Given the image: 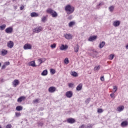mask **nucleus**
Here are the masks:
<instances>
[{
    "instance_id": "052dcab7",
    "label": "nucleus",
    "mask_w": 128,
    "mask_h": 128,
    "mask_svg": "<svg viewBox=\"0 0 128 128\" xmlns=\"http://www.w3.org/2000/svg\"><path fill=\"white\" fill-rule=\"evenodd\" d=\"M0 128H2V126H0Z\"/></svg>"
},
{
    "instance_id": "a18cd8bd",
    "label": "nucleus",
    "mask_w": 128,
    "mask_h": 128,
    "mask_svg": "<svg viewBox=\"0 0 128 128\" xmlns=\"http://www.w3.org/2000/svg\"><path fill=\"white\" fill-rule=\"evenodd\" d=\"M6 128H12V124H8Z\"/></svg>"
},
{
    "instance_id": "f8f14e48",
    "label": "nucleus",
    "mask_w": 128,
    "mask_h": 128,
    "mask_svg": "<svg viewBox=\"0 0 128 128\" xmlns=\"http://www.w3.org/2000/svg\"><path fill=\"white\" fill-rule=\"evenodd\" d=\"M26 98L24 96H22L18 98L17 101L18 102H22V100H24Z\"/></svg>"
},
{
    "instance_id": "5fc2aeb1",
    "label": "nucleus",
    "mask_w": 128,
    "mask_h": 128,
    "mask_svg": "<svg viewBox=\"0 0 128 128\" xmlns=\"http://www.w3.org/2000/svg\"><path fill=\"white\" fill-rule=\"evenodd\" d=\"M126 50H128V44L126 46Z\"/></svg>"
},
{
    "instance_id": "2f4dec72",
    "label": "nucleus",
    "mask_w": 128,
    "mask_h": 128,
    "mask_svg": "<svg viewBox=\"0 0 128 128\" xmlns=\"http://www.w3.org/2000/svg\"><path fill=\"white\" fill-rule=\"evenodd\" d=\"M94 126V124H87V126L85 128H92V127Z\"/></svg>"
},
{
    "instance_id": "393cba45",
    "label": "nucleus",
    "mask_w": 128,
    "mask_h": 128,
    "mask_svg": "<svg viewBox=\"0 0 128 128\" xmlns=\"http://www.w3.org/2000/svg\"><path fill=\"white\" fill-rule=\"evenodd\" d=\"M108 10L110 12H112L114 10V6H112L108 8Z\"/></svg>"
},
{
    "instance_id": "1a4fd4ad",
    "label": "nucleus",
    "mask_w": 128,
    "mask_h": 128,
    "mask_svg": "<svg viewBox=\"0 0 128 128\" xmlns=\"http://www.w3.org/2000/svg\"><path fill=\"white\" fill-rule=\"evenodd\" d=\"M66 98H72V92L68 91V92H66Z\"/></svg>"
},
{
    "instance_id": "423d86ee",
    "label": "nucleus",
    "mask_w": 128,
    "mask_h": 128,
    "mask_svg": "<svg viewBox=\"0 0 128 128\" xmlns=\"http://www.w3.org/2000/svg\"><path fill=\"white\" fill-rule=\"evenodd\" d=\"M12 30H14V29L12 27H8L6 29L5 32L6 34H12Z\"/></svg>"
},
{
    "instance_id": "6ab92c4d",
    "label": "nucleus",
    "mask_w": 128,
    "mask_h": 128,
    "mask_svg": "<svg viewBox=\"0 0 128 128\" xmlns=\"http://www.w3.org/2000/svg\"><path fill=\"white\" fill-rule=\"evenodd\" d=\"M78 50H80V46L78 44H76L74 47V52H78Z\"/></svg>"
},
{
    "instance_id": "603ef678",
    "label": "nucleus",
    "mask_w": 128,
    "mask_h": 128,
    "mask_svg": "<svg viewBox=\"0 0 128 128\" xmlns=\"http://www.w3.org/2000/svg\"><path fill=\"white\" fill-rule=\"evenodd\" d=\"M24 6H22L20 7V10H24Z\"/></svg>"
},
{
    "instance_id": "4be33fe9",
    "label": "nucleus",
    "mask_w": 128,
    "mask_h": 128,
    "mask_svg": "<svg viewBox=\"0 0 128 128\" xmlns=\"http://www.w3.org/2000/svg\"><path fill=\"white\" fill-rule=\"evenodd\" d=\"M104 44H106V42H102L101 43H100L99 44L100 48H102L104 46Z\"/></svg>"
},
{
    "instance_id": "c9c22d12",
    "label": "nucleus",
    "mask_w": 128,
    "mask_h": 128,
    "mask_svg": "<svg viewBox=\"0 0 128 128\" xmlns=\"http://www.w3.org/2000/svg\"><path fill=\"white\" fill-rule=\"evenodd\" d=\"M100 66H96L94 68V70H100Z\"/></svg>"
},
{
    "instance_id": "5701e85b",
    "label": "nucleus",
    "mask_w": 128,
    "mask_h": 128,
    "mask_svg": "<svg viewBox=\"0 0 128 128\" xmlns=\"http://www.w3.org/2000/svg\"><path fill=\"white\" fill-rule=\"evenodd\" d=\"M16 110L18 112H20V110H22V106H17Z\"/></svg>"
},
{
    "instance_id": "f03ea898",
    "label": "nucleus",
    "mask_w": 128,
    "mask_h": 128,
    "mask_svg": "<svg viewBox=\"0 0 128 128\" xmlns=\"http://www.w3.org/2000/svg\"><path fill=\"white\" fill-rule=\"evenodd\" d=\"M46 12L50 14L52 16V18H56L58 16V13L52 8H48L46 10Z\"/></svg>"
},
{
    "instance_id": "3c124183",
    "label": "nucleus",
    "mask_w": 128,
    "mask_h": 128,
    "mask_svg": "<svg viewBox=\"0 0 128 128\" xmlns=\"http://www.w3.org/2000/svg\"><path fill=\"white\" fill-rule=\"evenodd\" d=\"M110 96L112 98H114V94L112 93V94H110Z\"/></svg>"
},
{
    "instance_id": "9d476101",
    "label": "nucleus",
    "mask_w": 128,
    "mask_h": 128,
    "mask_svg": "<svg viewBox=\"0 0 128 128\" xmlns=\"http://www.w3.org/2000/svg\"><path fill=\"white\" fill-rule=\"evenodd\" d=\"M98 38V36H90L88 39V42H92L93 40H96Z\"/></svg>"
},
{
    "instance_id": "72a5a7b5",
    "label": "nucleus",
    "mask_w": 128,
    "mask_h": 128,
    "mask_svg": "<svg viewBox=\"0 0 128 128\" xmlns=\"http://www.w3.org/2000/svg\"><path fill=\"white\" fill-rule=\"evenodd\" d=\"M50 72L52 74H56V70L54 69H50Z\"/></svg>"
},
{
    "instance_id": "58836bf2",
    "label": "nucleus",
    "mask_w": 128,
    "mask_h": 128,
    "mask_svg": "<svg viewBox=\"0 0 128 128\" xmlns=\"http://www.w3.org/2000/svg\"><path fill=\"white\" fill-rule=\"evenodd\" d=\"M98 114H102V112H104V110L102 108H98Z\"/></svg>"
},
{
    "instance_id": "e433bc0d",
    "label": "nucleus",
    "mask_w": 128,
    "mask_h": 128,
    "mask_svg": "<svg viewBox=\"0 0 128 128\" xmlns=\"http://www.w3.org/2000/svg\"><path fill=\"white\" fill-rule=\"evenodd\" d=\"M90 98H88L86 99L85 102L86 104H90Z\"/></svg>"
},
{
    "instance_id": "4c0bfd02",
    "label": "nucleus",
    "mask_w": 128,
    "mask_h": 128,
    "mask_svg": "<svg viewBox=\"0 0 128 128\" xmlns=\"http://www.w3.org/2000/svg\"><path fill=\"white\" fill-rule=\"evenodd\" d=\"M46 17L43 16L42 18V22H46Z\"/></svg>"
},
{
    "instance_id": "37998d69",
    "label": "nucleus",
    "mask_w": 128,
    "mask_h": 128,
    "mask_svg": "<svg viewBox=\"0 0 128 128\" xmlns=\"http://www.w3.org/2000/svg\"><path fill=\"white\" fill-rule=\"evenodd\" d=\"M69 61H68V58H66L64 60V63L66 64H68Z\"/></svg>"
},
{
    "instance_id": "8fccbe9b",
    "label": "nucleus",
    "mask_w": 128,
    "mask_h": 128,
    "mask_svg": "<svg viewBox=\"0 0 128 128\" xmlns=\"http://www.w3.org/2000/svg\"><path fill=\"white\" fill-rule=\"evenodd\" d=\"M6 66L5 64H4L2 66V70H4V68H6Z\"/></svg>"
},
{
    "instance_id": "0eeeda50",
    "label": "nucleus",
    "mask_w": 128,
    "mask_h": 128,
    "mask_svg": "<svg viewBox=\"0 0 128 128\" xmlns=\"http://www.w3.org/2000/svg\"><path fill=\"white\" fill-rule=\"evenodd\" d=\"M120 20L114 21L113 24H112V25L115 28H116L118 26H120Z\"/></svg>"
},
{
    "instance_id": "aec40b11",
    "label": "nucleus",
    "mask_w": 128,
    "mask_h": 128,
    "mask_svg": "<svg viewBox=\"0 0 128 128\" xmlns=\"http://www.w3.org/2000/svg\"><path fill=\"white\" fill-rule=\"evenodd\" d=\"M128 124V121H124L121 123V126H122V128H124V126H126Z\"/></svg>"
},
{
    "instance_id": "6e6552de",
    "label": "nucleus",
    "mask_w": 128,
    "mask_h": 128,
    "mask_svg": "<svg viewBox=\"0 0 128 128\" xmlns=\"http://www.w3.org/2000/svg\"><path fill=\"white\" fill-rule=\"evenodd\" d=\"M66 122L68 124H72L76 122V120L73 118H69L67 119Z\"/></svg>"
},
{
    "instance_id": "473e14b6",
    "label": "nucleus",
    "mask_w": 128,
    "mask_h": 128,
    "mask_svg": "<svg viewBox=\"0 0 128 128\" xmlns=\"http://www.w3.org/2000/svg\"><path fill=\"white\" fill-rule=\"evenodd\" d=\"M114 54H111L110 55L109 60H114Z\"/></svg>"
},
{
    "instance_id": "7ed1b4c3",
    "label": "nucleus",
    "mask_w": 128,
    "mask_h": 128,
    "mask_svg": "<svg viewBox=\"0 0 128 128\" xmlns=\"http://www.w3.org/2000/svg\"><path fill=\"white\" fill-rule=\"evenodd\" d=\"M42 30V27L41 26H37L36 28H34L33 29V32H36V34H38V32H40Z\"/></svg>"
},
{
    "instance_id": "de8ad7c7",
    "label": "nucleus",
    "mask_w": 128,
    "mask_h": 128,
    "mask_svg": "<svg viewBox=\"0 0 128 128\" xmlns=\"http://www.w3.org/2000/svg\"><path fill=\"white\" fill-rule=\"evenodd\" d=\"M100 80H102V82L104 81V76L100 78Z\"/></svg>"
},
{
    "instance_id": "13d9d810",
    "label": "nucleus",
    "mask_w": 128,
    "mask_h": 128,
    "mask_svg": "<svg viewBox=\"0 0 128 128\" xmlns=\"http://www.w3.org/2000/svg\"><path fill=\"white\" fill-rule=\"evenodd\" d=\"M0 66H2V64L1 63H0Z\"/></svg>"
},
{
    "instance_id": "49530a36",
    "label": "nucleus",
    "mask_w": 128,
    "mask_h": 128,
    "mask_svg": "<svg viewBox=\"0 0 128 128\" xmlns=\"http://www.w3.org/2000/svg\"><path fill=\"white\" fill-rule=\"evenodd\" d=\"M38 126H44V123L42 122H38Z\"/></svg>"
},
{
    "instance_id": "4468645a",
    "label": "nucleus",
    "mask_w": 128,
    "mask_h": 128,
    "mask_svg": "<svg viewBox=\"0 0 128 128\" xmlns=\"http://www.w3.org/2000/svg\"><path fill=\"white\" fill-rule=\"evenodd\" d=\"M18 84H20V82H18V80H15L14 82H12V84L14 88L16 86H18Z\"/></svg>"
},
{
    "instance_id": "c756f323",
    "label": "nucleus",
    "mask_w": 128,
    "mask_h": 128,
    "mask_svg": "<svg viewBox=\"0 0 128 128\" xmlns=\"http://www.w3.org/2000/svg\"><path fill=\"white\" fill-rule=\"evenodd\" d=\"M6 27V25L5 24H2V26H0V30H4V28Z\"/></svg>"
},
{
    "instance_id": "4d7b16f0",
    "label": "nucleus",
    "mask_w": 128,
    "mask_h": 128,
    "mask_svg": "<svg viewBox=\"0 0 128 128\" xmlns=\"http://www.w3.org/2000/svg\"><path fill=\"white\" fill-rule=\"evenodd\" d=\"M72 18V16L68 18V20H70V18Z\"/></svg>"
},
{
    "instance_id": "9b49d317",
    "label": "nucleus",
    "mask_w": 128,
    "mask_h": 128,
    "mask_svg": "<svg viewBox=\"0 0 128 128\" xmlns=\"http://www.w3.org/2000/svg\"><path fill=\"white\" fill-rule=\"evenodd\" d=\"M56 90V87L51 86L49 88L48 90L49 92L52 93V92H54Z\"/></svg>"
},
{
    "instance_id": "cd10ccee",
    "label": "nucleus",
    "mask_w": 128,
    "mask_h": 128,
    "mask_svg": "<svg viewBox=\"0 0 128 128\" xmlns=\"http://www.w3.org/2000/svg\"><path fill=\"white\" fill-rule=\"evenodd\" d=\"M29 66H36V62L34 60L33 61H31L29 63Z\"/></svg>"
},
{
    "instance_id": "412c9836",
    "label": "nucleus",
    "mask_w": 128,
    "mask_h": 128,
    "mask_svg": "<svg viewBox=\"0 0 128 128\" xmlns=\"http://www.w3.org/2000/svg\"><path fill=\"white\" fill-rule=\"evenodd\" d=\"M68 46L62 44V46L60 48V50H67Z\"/></svg>"
},
{
    "instance_id": "b1692460",
    "label": "nucleus",
    "mask_w": 128,
    "mask_h": 128,
    "mask_svg": "<svg viewBox=\"0 0 128 128\" xmlns=\"http://www.w3.org/2000/svg\"><path fill=\"white\" fill-rule=\"evenodd\" d=\"M70 74L72 76H74V78H76V76H78V73L76 72H72Z\"/></svg>"
},
{
    "instance_id": "ea45409f",
    "label": "nucleus",
    "mask_w": 128,
    "mask_h": 128,
    "mask_svg": "<svg viewBox=\"0 0 128 128\" xmlns=\"http://www.w3.org/2000/svg\"><path fill=\"white\" fill-rule=\"evenodd\" d=\"M21 116L20 113L18 112H16V118H18V116Z\"/></svg>"
},
{
    "instance_id": "dca6fc26",
    "label": "nucleus",
    "mask_w": 128,
    "mask_h": 128,
    "mask_svg": "<svg viewBox=\"0 0 128 128\" xmlns=\"http://www.w3.org/2000/svg\"><path fill=\"white\" fill-rule=\"evenodd\" d=\"M38 62H39L40 64H42V62H46V58H41L40 59H38Z\"/></svg>"
},
{
    "instance_id": "f257e3e1",
    "label": "nucleus",
    "mask_w": 128,
    "mask_h": 128,
    "mask_svg": "<svg viewBox=\"0 0 128 128\" xmlns=\"http://www.w3.org/2000/svg\"><path fill=\"white\" fill-rule=\"evenodd\" d=\"M65 10L67 14H71L74 12V7L72 6L70 4H68L65 6Z\"/></svg>"
},
{
    "instance_id": "a19ab883",
    "label": "nucleus",
    "mask_w": 128,
    "mask_h": 128,
    "mask_svg": "<svg viewBox=\"0 0 128 128\" xmlns=\"http://www.w3.org/2000/svg\"><path fill=\"white\" fill-rule=\"evenodd\" d=\"M68 86V88H74V84L72 83H69Z\"/></svg>"
},
{
    "instance_id": "c85d7f7f",
    "label": "nucleus",
    "mask_w": 128,
    "mask_h": 128,
    "mask_svg": "<svg viewBox=\"0 0 128 128\" xmlns=\"http://www.w3.org/2000/svg\"><path fill=\"white\" fill-rule=\"evenodd\" d=\"M42 76H47L48 75V70H43V72H42L41 74Z\"/></svg>"
},
{
    "instance_id": "f704fd0d",
    "label": "nucleus",
    "mask_w": 128,
    "mask_h": 128,
    "mask_svg": "<svg viewBox=\"0 0 128 128\" xmlns=\"http://www.w3.org/2000/svg\"><path fill=\"white\" fill-rule=\"evenodd\" d=\"M117 90H118V87L116 86H113V92H116Z\"/></svg>"
},
{
    "instance_id": "ddd939ff",
    "label": "nucleus",
    "mask_w": 128,
    "mask_h": 128,
    "mask_svg": "<svg viewBox=\"0 0 128 128\" xmlns=\"http://www.w3.org/2000/svg\"><path fill=\"white\" fill-rule=\"evenodd\" d=\"M64 38L66 39V40H70L72 38V34H66L64 35Z\"/></svg>"
},
{
    "instance_id": "f3484780",
    "label": "nucleus",
    "mask_w": 128,
    "mask_h": 128,
    "mask_svg": "<svg viewBox=\"0 0 128 128\" xmlns=\"http://www.w3.org/2000/svg\"><path fill=\"white\" fill-rule=\"evenodd\" d=\"M32 18H37L38 16V14L36 12H33L30 14Z\"/></svg>"
},
{
    "instance_id": "a211bd4d",
    "label": "nucleus",
    "mask_w": 128,
    "mask_h": 128,
    "mask_svg": "<svg viewBox=\"0 0 128 128\" xmlns=\"http://www.w3.org/2000/svg\"><path fill=\"white\" fill-rule=\"evenodd\" d=\"M8 54V50H2L1 51V55L4 56H6V54Z\"/></svg>"
},
{
    "instance_id": "6e6d98bb",
    "label": "nucleus",
    "mask_w": 128,
    "mask_h": 128,
    "mask_svg": "<svg viewBox=\"0 0 128 128\" xmlns=\"http://www.w3.org/2000/svg\"><path fill=\"white\" fill-rule=\"evenodd\" d=\"M44 110V108L42 107L40 108V110Z\"/></svg>"
},
{
    "instance_id": "7c9ffc66",
    "label": "nucleus",
    "mask_w": 128,
    "mask_h": 128,
    "mask_svg": "<svg viewBox=\"0 0 128 128\" xmlns=\"http://www.w3.org/2000/svg\"><path fill=\"white\" fill-rule=\"evenodd\" d=\"M104 2H100L99 4H97L96 8L98 9L100 8V6H104Z\"/></svg>"
},
{
    "instance_id": "864d4df0",
    "label": "nucleus",
    "mask_w": 128,
    "mask_h": 128,
    "mask_svg": "<svg viewBox=\"0 0 128 128\" xmlns=\"http://www.w3.org/2000/svg\"><path fill=\"white\" fill-rule=\"evenodd\" d=\"M4 64H6V66H10V62H5Z\"/></svg>"
},
{
    "instance_id": "a878e982",
    "label": "nucleus",
    "mask_w": 128,
    "mask_h": 128,
    "mask_svg": "<svg viewBox=\"0 0 128 128\" xmlns=\"http://www.w3.org/2000/svg\"><path fill=\"white\" fill-rule=\"evenodd\" d=\"M124 106H120L117 108L118 112H122L124 110Z\"/></svg>"
},
{
    "instance_id": "2eb2a0df",
    "label": "nucleus",
    "mask_w": 128,
    "mask_h": 128,
    "mask_svg": "<svg viewBox=\"0 0 128 128\" xmlns=\"http://www.w3.org/2000/svg\"><path fill=\"white\" fill-rule=\"evenodd\" d=\"M82 84H79L76 88V90H78V92H79L80 90H82Z\"/></svg>"
},
{
    "instance_id": "09e8293b",
    "label": "nucleus",
    "mask_w": 128,
    "mask_h": 128,
    "mask_svg": "<svg viewBox=\"0 0 128 128\" xmlns=\"http://www.w3.org/2000/svg\"><path fill=\"white\" fill-rule=\"evenodd\" d=\"M86 126L84 124H82V126H80L79 128H86Z\"/></svg>"
},
{
    "instance_id": "79ce46f5",
    "label": "nucleus",
    "mask_w": 128,
    "mask_h": 128,
    "mask_svg": "<svg viewBox=\"0 0 128 128\" xmlns=\"http://www.w3.org/2000/svg\"><path fill=\"white\" fill-rule=\"evenodd\" d=\"M39 101H40V100L36 99V100H33V102H34V104H38Z\"/></svg>"
},
{
    "instance_id": "39448f33",
    "label": "nucleus",
    "mask_w": 128,
    "mask_h": 128,
    "mask_svg": "<svg viewBox=\"0 0 128 128\" xmlns=\"http://www.w3.org/2000/svg\"><path fill=\"white\" fill-rule=\"evenodd\" d=\"M7 46L9 48H14V42L12 40H10L7 43Z\"/></svg>"
},
{
    "instance_id": "bb28decb",
    "label": "nucleus",
    "mask_w": 128,
    "mask_h": 128,
    "mask_svg": "<svg viewBox=\"0 0 128 128\" xmlns=\"http://www.w3.org/2000/svg\"><path fill=\"white\" fill-rule=\"evenodd\" d=\"M74 24H76V22H70L68 24V26L69 28H72L73 26H74Z\"/></svg>"
},
{
    "instance_id": "c03bdc74",
    "label": "nucleus",
    "mask_w": 128,
    "mask_h": 128,
    "mask_svg": "<svg viewBox=\"0 0 128 128\" xmlns=\"http://www.w3.org/2000/svg\"><path fill=\"white\" fill-rule=\"evenodd\" d=\"M56 44H52L50 47L52 48H56Z\"/></svg>"
},
{
    "instance_id": "bf43d9fd",
    "label": "nucleus",
    "mask_w": 128,
    "mask_h": 128,
    "mask_svg": "<svg viewBox=\"0 0 128 128\" xmlns=\"http://www.w3.org/2000/svg\"><path fill=\"white\" fill-rule=\"evenodd\" d=\"M1 82H2V80H1Z\"/></svg>"
},
{
    "instance_id": "20e7f679",
    "label": "nucleus",
    "mask_w": 128,
    "mask_h": 128,
    "mask_svg": "<svg viewBox=\"0 0 128 128\" xmlns=\"http://www.w3.org/2000/svg\"><path fill=\"white\" fill-rule=\"evenodd\" d=\"M24 50H32V45L30 44H26L24 46Z\"/></svg>"
}]
</instances>
